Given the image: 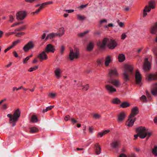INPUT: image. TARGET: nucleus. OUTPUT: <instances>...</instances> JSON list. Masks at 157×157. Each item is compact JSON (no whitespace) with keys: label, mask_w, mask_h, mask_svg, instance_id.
Wrapping results in <instances>:
<instances>
[{"label":"nucleus","mask_w":157,"mask_h":157,"mask_svg":"<svg viewBox=\"0 0 157 157\" xmlns=\"http://www.w3.org/2000/svg\"><path fill=\"white\" fill-rule=\"evenodd\" d=\"M118 75L116 69L109 70L108 75V81L105 83H111L115 87H118L121 85L120 82L118 79H115Z\"/></svg>","instance_id":"nucleus-1"},{"label":"nucleus","mask_w":157,"mask_h":157,"mask_svg":"<svg viewBox=\"0 0 157 157\" xmlns=\"http://www.w3.org/2000/svg\"><path fill=\"white\" fill-rule=\"evenodd\" d=\"M108 47L110 49H114L117 45L116 42L113 40L107 38H105L102 41H99L97 43V45L101 48H105L106 44Z\"/></svg>","instance_id":"nucleus-2"},{"label":"nucleus","mask_w":157,"mask_h":157,"mask_svg":"<svg viewBox=\"0 0 157 157\" xmlns=\"http://www.w3.org/2000/svg\"><path fill=\"white\" fill-rule=\"evenodd\" d=\"M136 131L137 135H134V136L135 139H136L138 136L141 139H144L147 136H148V137L146 138V140H147L151 134V132H147V129H146L145 127L142 126L137 128L136 129Z\"/></svg>","instance_id":"nucleus-3"},{"label":"nucleus","mask_w":157,"mask_h":157,"mask_svg":"<svg viewBox=\"0 0 157 157\" xmlns=\"http://www.w3.org/2000/svg\"><path fill=\"white\" fill-rule=\"evenodd\" d=\"M123 75L124 80L125 81H128L129 80V76H133L134 75L132 66L130 65H125Z\"/></svg>","instance_id":"nucleus-4"},{"label":"nucleus","mask_w":157,"mask_h":157,"mask_svg":"<svg viewBox=\"0 0 157 157\" xmlns=\"http://www.w3.org/2000/svg\"><path fill=\"white\" fill-rule=\"evenodd\" d=\"M20 114L21 112L19 109H17L15 111L13 115L10 114H7V117L10 118L9 123L12 124V127L15 125L16 122L20 117Z\"/></svg>","instance_id":"nucleus-5"},{"label":"nucleus","mask_w":157,"mask_h":157,"mask_svg":"<svg viewBox=\"0 0 157 157\" xmlns=\"http://www.w3.org/2000/svg\"><path fill=\"white\" fill-rule=\"evenodd\" d=\"M155 2L153 1L149 2V6H146L143 10V17H144L147 15V12H150L151 9H154L155 8Z\"/></svg>","instance_id":"nucleus-6"},{"label":"nucleus","mask_w":157,"mask_h":157,"mask_svg":"<svg viewBox=\"0 0 157 157\" xmlns=\"http://www.w3.org/2000/svg\"><path fill=\"white\" fill-rule=\"evenodd\" d=\"M64 29L62 27L60 28L59 29V31L57 33H52L49 34L46 37V40L50 38L51 39L53 37L58 36L59 37L62 36L64 34Z\"/></svg>","instance_id":"nucleus-7"},{"label":"nucleus","mask_w":157,"mask_h":157,"mask_svg":"<svg viewBox=\"0 0 157 157\" xmlns=\"http://www.w3.org/2000/svg\"><path fill=\"white\" fill-rule=\"evenodd\" d=\"M75 52H74L73 49L70 48V53L69 57L71 60H73L74 58H78V56L79 51L77 49L75 48Z\"/></svg>","instance_id":"nucleus-8"},{"label":"nucleus","mask_w":157,"mask_h":157,"mask_svg":"<svg viewBox=\"0 0 157 157\" xmlns=\"http://www.w3.org/2000/svg\"><path fill=\"white\" fill-rule=\"evenodd\" d=\"M26 15V13L25 11H19L16 14V19L18 20H23L25 17Z\"/></svg>","instance_id":"nucleus-9"},{"label":"nucleus","mask_w":157,"mask_h":157,"mask_svg":"<svg viewBox=\"0 0 157 157\" xmlns=\"http://www.w3.org/2000/svg\"><path fill=\"white\" fill-rule=\"evenodd\" d=\"M34 47V44L32 41H30L25 45L23 49L25 52H28L29 50L33 49Z\"/></svg>","instance_id":"nucleus-10"},{"label":"nucleus","mask_w":157,"mask_h":157,"mask_svg":"<svg viewBox=\"0 0 157 157\" xmlns=\"http://www.w3.org/2000/svg\"><path fill=\"white\" fill-rule=\"evenodd\" d=\"M136 83L139 84L141 81L142 76L140 72L138 70H136L135 73V75Z\"/></svg>","instance_id":"nucleus-11"},{"label":"nucleus","mask_w":157,"mask_h":157,"mask_svg":"<svg viewBox=\"0 0 157 157\" xmlns=\"http://www.w3.org/2000/svg\"><path fill=\"white\" fill-rule=\"evenodd\" d=\"M105 88L108 92L110 94H112L116 91V89L112 86L108 84L105 85Z\"/></svg>","instance_id":"nucleus-12"},{"label":"nucleus","mask_w":157,"mask_h":157,"mask_svg":"<svg viewBox=\"0 0 157 157\" xmlns=\"http://www.w3.org/2000/svg\"><path fill=\"white\" fill-rule=\"evenodd\" d=\"M136 120V118L130 117L129 116L128 120L127 121L126 123V125L129 127L132 126Z\"/></svg>","instance_id":"nucleus-13"},{"label":"nucleus","mask_w":157,"mask_h":157,"mask_svg":"<svg viewBox=\"0 0 157 157\" xmlns=\"http://www.w3.org/2000/svg\"><path fill=\"white\" fill-rule=\"evenodd\" d=\"M151 67L150 63L148 61L147 58H146L144 60V63L143 66V69L145 71H149Z\"/></svg>","instance_id":"nucleus-14"},{"label":"nucleus","mask_w":157,"mask_h":157,"mask_svg":"<svg viewBox=\"0 0 157 157\" xmlns=\"http://www.w3.org/2000/svg\"><path fill=\"white\" fill-rule=\"evenodd\" d=\"M150 32L152 34H157L155 41L157 43V22L151 27L150 30Z\"/></svg>","instance_id":"nucleus-15"},{"label":"nucleus","mask_w":157,"mask_h":157,"mask_svg":"<svg viewBox=\"0 0 157 157\" xmlns=\"http://www.w3.org/2000/svg\"><path fill=\"white\" fill-rule=\"evenodd\" d=\"M55 50V48L54 46L51 44H48L46 47L45 49V51L47 53H49V52H54Z\"/></svg>","instance_id":"nucleus-16"},{"label":"nucleus","mask_w":157,"mask_h":157,"mask_svg":"<svg viewBox=\"0 0 157 157\" xmlns=\"http://www.w3.org/2000/svg\"><path fill=\"white\" fill-rule=\"evenodd\" d=\"M46 52L45 51H43L38 55V57L40 61L42 62L43 60H46L48 58Z\"/></svg>","instance_id":"nucleus-17"},{"label":"nucleus","mask_w":157,"mask_h":157,"mask_svg":"<svg viewBox=\"0 0 157 157\" xmlns=\"http://www.w3.org/2000/svg\"><path fill=\"white\" fill-rule=\"evenodd\" d=\"M126 116V114L124 112H122L120 113L118 115V121L119 122L123 121Z\"/></svg>","instance_id":"nucleus-18"},{"label":"nucleus","mask_w":157,"mask_h":157,"mask_svg":"<svg viewBox=\"0 0 157 157\" xmlns=\"http://www.w3.org/2000/svg\"><path fill=\"white\" fill-rule=\"evenodd\" d=\"M119 142L117 140L113 141L110 144V145L112 147L115 149H117L119 147Z\"/></svg>","instance_id":"nucleus-19"},{"label":"nucleus","mask_w":157,"mask_h":157,"mask_svg":"<svg viewBox=\"0 0 157 157\" xmlns=\"http://www.w3.org/2000/svg\"><path fill=\"white\" fill-rule=\"evenodd\" d=\"M94 149L96 154L97 155H99L101 153V147L98 143H96L94 145Z\"/></svg>","instance_id":"nucleus-20"},{"label":"nucleus","mask_w":157,"mask_h":157,"mask_svg":"<svg viewBox=\"0 0 157 157\" xmlns=\"http://www.w3.org/2000/svg\"><path fill=\"white\" fill-rule=\"evenodd\" d=\"M138 113V108L135 107L133 108L132 110V113L129 115L130 117H134Z\"/></svg>","instance_id":"nucleus-21"},{"label":"nucleus","mask_w":157,"mask_h":157,"mask_svg":"<svg viewBox=\"0 0 157 157\" xmlns=\"http://www.w3.org/2000/svg\"><path fill=\"white\" fill-rule=\"evenodd\" d=\"M94 43L92 41L90 42L87 44V50L88 51H92L94 48Z\"/></svg>","instance_id":"nucleus-22"},{"label":"nucleus","mask_w":157,"mask_h":157,"mask_svg":"<svg viewBox=\"0 0 157 157\" xmlns=\"http://www.w3.org/2000/svg\"><path fill=\"white\" fill-rule=\"evenodd\" d=\"M111 57L109 56H107L105 58V65L106 67L109 65V64L111 62Z\"/></svg>","instance_id":"nucleus-23"},{"label":"nucleus","mask_w":157,"mask_h":157,"mask_svg":"<svg viewBox=\"0 0 157 157\" xmlns=\"http://www.w3.org/2000/svg\"><path fill=\"white\" fill-rule=\"evenodd\" d=\"M148 78L149 80L157 79V72L154 74L149 75Z\"/></svg>","instance_id":"nucleus-24"},{"label":"nucleus","mask_w":157,"mask_h":157,"mask_svg":"<svg viewBox=\"0 0 157 157\" xmlns=\"http://www.w3.org/2000/svg\"><path fill=\"white\" fill-rule=\"evenodd\" d=\"M55 73L57 78L58 79L59 78L61 73L60 69L59 68H57L55 71Z\"/></svg>","instance_id":"nucleus-25"},{"label":"nucleus","mask_w":157,"mask_h":157,"mask_svg":"<svg viewBox=\"0 0 157 157\" xmlns=\"http://www.w3.org/2000/svg\"><path fill=\"white\" fill-rule=\"evenodd\" d=\"M118 59L119 62H123L125 59V57L124 55L123 54H119L118 56Z\"/></svg>","instance_id":"nucleus-26"},{"label":"nucleus","mask_w":157,"mask_h":157,"mask_svg":"<svg viewBox=\"0 0 157 157\" xmlns=\"http://www.w3.org/2000/svg\"><path fill=\"white\" fill-rule=\"evenodd\" d=\"M110 132L109 130H105L101 132H99L98 134V137L100 136V137H102L103 136L107 134Z\"/></svg>","instance_id":"nucleus-27"},{"label":"nucleus","mask_w":157,"mask_h":157,"mask_svg":"<svg viewBox=\"0 0 157 157\" xmlns=\"http://www.w3.org/2000/svg\"><path fill=\"white\" fill-rule=\"evenodd\" d=\"M52 3L53 2L52 1H49L47 2H44L41 5L40 7L42 10V9L45 7L48 4H52Z\"/></svg>","instance_id":"nucleus-28"},{"label":"nucleus","mask_w":157,"mask_h":157,"mask_svg":"<svg viewBox=\"0 0 157 157\" xmlns=\"http://www.w3.org/2000/svg\"><path fill=\"white\" fill-rule=\"evenodd\" d=\"M152 154L155 156H157V146L155 145L154 147L152 149Z\"/></svg>","instance_id":"nucleus-29"},{"label":"nucleus","mask_w":157,"mask_h":157,"mask_svg":"<svg viewBox=\"0 0 157 157\" xmlns=\"http://www.w3.org/2000/svg\"><path fill=\"white\" fill-rule=\"evenodd\" d=\"M112 102L114 104H119L121 102V101L118 98H115L113 99Z\"/></svg>","instance_id":"nucleus-30"},{"label":"nucleus","mask_w":157,"mask_h":157,"mask_svg":"<svg viewBox=\"0 0 157 157\" xmlns=\"http://www.w3.org/2000/svg\"><path fill=\"white\" fill-rule=\"evenodd\" d=\"M130 106V105L129 103L127 102H124L122 103L120 106L123 108H126L128 107H129Z\"/></svg>","instance_id":"nucleus-31"},{"label":"nucleus","mask_w":157,"mask_h":157,"mask_svg":"<svg viewBox=\"0 0 157 157\" xmlns=\"http://www.w3.org/2000/svg\"><path fill=\"white\" fill-rule=\"evenodd\" d=\"M152 94L154 95L157 94V86L154 87L151 90Z\"/></svg>","instance_id":"nucleus-32"},{"label":"nucleus","mask_w":157,"mask_h":157,"mask_svg":"<svg viewBox=\"0 0 157 157\" xmlns=\"http://www.w3.org/2000/svg\"><path fill=\"white\" fill-rule=\"evenodd\" d=\"M38 121V119L34 115H33L32 117L31 121V122L35 123L36 122Z\"/></svg>","instance_id":"nucleus-33"},{"label":"nucleus","mask_w":157,"mask_h":157,"mask_svg":"<svg viewBox=\"0 0 157 157\" xmlns=\"http://www.w3.org/2000/svg\"><path fill=\"white\" fill-rule=\"evenodd\" d=\"M54 107V105L53 106H48L45 109H44L43 111V113H44L45 112H47L48 110H51L52 108H53Z\"/></svg>","instance_id":"nucleus-34"},{"label":"nucleus","mask_w":157,"mask_h":157,"mask_svg":"<svg viewBox=\"0 0 157 157\" xmlns=\"http://www.w3.org/2000/svg\"><path fill=\"white\" fill-rule=\"evenodd\" d=\"M101 115L97 113H95L93 115V118L95 119H98L101 118Z\"/></svg>","instance_id":"nucleus-35"},{"label":"nucleus","mask_w":157,"mask_h":157,"mask_svg":"<svg viewBox=\"0 0 157 157\" xmlns=\"http://www.w3.org/2000/svg\"><path fill=\"white\" fill-rule=\"evenodd\" d=\"M38 131L37 128L35 127H33L30 128V132L32 133H35Z\"/></svg>","instance_id":"nucleus-36"},{"label":"nucleus","mask_w":157,"mask_h":157,"mask_svg":"<svg viewBox=\"0 0 157 157\" xmlns=\"http://www.w3.org/2000/svg\"><path fill=\"white\" fill-rule=\"evenodd\" d=\"M77 17L78 19L80 21L86 19V17L84 16H81L79 14L77 15Z\"/></svg>","instance_id":"nucleus-37"},{"label":"nucleus","mask_w":157,"mask_h":157,"mask_svg":"<svg viewBox=\"0 0 157 157\" xmlns=\"http://www.w3.org/2000/svg\"><path fill=\"white\" fill-rule=\"evenodd\" d=\"M89 32L88 31H86L84 32L83 33H78V35L80 37H82L85 35V34H87V33Z\"/></svg>","instance_id":"nucleus-38"},{"label":"nucleus","mask_w":157,"mask_h":157,"mask_svg":"<svg viewBox=\"0 0 157 157\" xmlns=\"http://www.w3.org/2000/svg\"><path fill=\"white\" fill-rule=\"evenodd\" d=\"M26 29V26H24L23 27H21L19 28H18L17 29H15L14 30L15 32L17 31H22L24 29Z\"/></svg>","instance_id":"nucleus-39"},{"label":"nucleus","mask_w":157,"mask_h":157,"mask_svg":"<svg viewBox=\"0 0 157 157\" xmlns=\"http://www.w3.org/2000/svg\"><path fill=\"white\" fill-rule=\"evenodd\" d=\"M65 50V48L64 47L63 45H62L59 49L60 53L61 55H62L63 54Z\"/></svg>","instance_id":"nucleus-40"},{"label":"nucleus","mask_w":157,"mask_h":157,"mask_svg":"<svg viewBox=\"0 0 157 157\" xmlns=\"http://www.w3.org/2000/svg\"><path fill=\"white\" fill-rule=\"evenodd\" d=\"M38 67L37 66H35L33 67H31L28 70V71L30 72H32L33 71H35L37 69Z\"/></svg>","instance_id":"nucleus-41"},{"label":"nucleus","mask_w":157,"mask_h":157,"mask_svg":"<svg viewBox=\"0 0 157 157\" xmlns=\"http://www.w3.org/2000/svg\"><path fill=\"white\" fill-rule=\"evenodd\" d=\"M82 86V89L85 90H87L89 88V86L88 84H87L85 86Z\"/></svg>","instance_id":"nucleus-42"},{"label":"nucleus","mask_w":157,"mask_h":157,"mask_svg":"<svg viewBox=\"0 0 157 157\" xmlns=\"http://www.w3.org/2000/svg\"><path fill=\"white\" fill-rule=\"evenodd\" d=\"M128 157H137L135 153L132 152L129 154L128 155Z\"/></svg>","instance_id":"nucleus-43"},{"label":"nucleus","mask_w":157,"mask_h":157,"mask_svg":"<svg viewBox=\"0 0 157 157\" xmlns=\"http://www.w3.org/2000/svg\"><path fill=\"white\" fill-rule=\"evenodd\" d=\"M140 99L143 101L145 102L146 101L147 98L145 95H143L140 98Z\"/></svg>","instance_id":"nucleus-44"},{"label":"nucleus","mask_w":157,"mask_h":157,"mask_svg":"<svg viewBox=\"0 0 157 157\" xmlns=\"http://www.w3.org/2000/svg\"><path fill=\"white\" fill-rule=\"evenodd\" d=\"M16 36L17 37H20L21 36L24 35L25 34V33L24 32H22V33H16Z\"/></svg>","instance_id":"nucleus-45"},{"label":"nucleus","mask_w":157,"mask_h":157,"mask_svg":"<svg viewBox=\"0 0 157 157\" xmlns=\"http://www.w3.org/2000/svg\"><path fill=\"white\" fill-rule=\"evenodd\" d=\"M41 9H40V7L38 9L36 10L35 11L33 12L32 13V14L33 15H34L35 14H38L39 12L40 11Z\"/></svg>","instance_id":"nucleus-46"},{"label":"nucleus","mask_w":157,"mask_h":157,"mask_svg":"<svg viewBox=\"0 0 157 157\" xmlns=\"http://www.w3.org/2000/svg\"><path fill=\"white\" fill-rule=\"evenodd\" d=\"M117 22L120 27H124V23H122V22H120L119 20L117 21Z\"/></svg>","instance_id":"nucleus-47"},{"label":"nucleus","mask_w":157,"mask_h":157,"mask_svg":"<svg viewBox=\"0 0 157 157\" xmlns=\"http://www.w3.org/2000/svg\"><path fill=\"white\" fill-rule=\"evenodd\" d=\"M153 51L154 54L157 56V48L155 47L153 49Z\"/></svg>","instance_id":"nucleus-48"},{"label":"nucleus","mask_w":157,"mask_h":157,"mask_svg":"<svg viewBox=\"0 0 157 157\" xmlns=\"http://www.w3.org/2000/svg\"><path fill=\"white\" fill-rule=\"evenodd\" d=\"M20 42V40H17L15 41H14L12 46H13V47L14 46H15L17 44L19 43Z\"/></svg>","instance_id":"nucleus-49"},{"label":"nucleus","mask_w":157,"mask_h":157,"mask_svg":"<svg viewBox=\"0 0 157 157\" xmlns=\"http://www.w3.org/2000/svg\"><path fill=\"white\" fill-rule=\"evenodd\" d=\"M102 60L100 59H98L97 60V63L98 66L101 65L102 64Z\"/></svg>","instance_id":"nucleus-50"},{"label":"nucleus","mask_w":157,"mask_h":157,"mask_svg":"<svg viewBox=\"0 0 157 157\" xmlns=\"http://www.w3.org/2000/svg\"><path fill=\"white\" fill-rule=\"evenodd\" d=\"M56 95V94L53 93H50L49 94V96L51 98H54Z\"/></svg>","instance_id":"nucleus-51"},{"label":"nucleus","mask_w":157,"mask_h":157,"mask_svg":"<svg viewBox=\"0 0 157 157\" xmlns=\"http://www.w3.org/2000/svg\"><path fill=\"white\" fill-rule=\"evenodd\" d=\"M8 107L7 105L6 104H4L2 105V109L3 110H6Z\"/></svg>","instance_id":"nucleus-52"},{"label":"nucleus","mask_w":157,"mask_h":157,"mask_svg":"<svg viewBox=\"0 0 157 157\" xmlns=\"http://www.w3.org/2000/svg\"><path fill=\"white\" fill-rule=\"evenodd\" d=\"M22 88H23V86H21L18 88H17L16 87H14L13 88V91H14L15 90H18Z\"/></svg>","instance_id":"nucleus-53"},{"label":"nucleus","mask_w":157,"mask_h":157,"mask_svg":"<svg viewBox=\"0 0 157 157\" xmlns=\"http://www.w3.org/2000/svg\"><path fill=\"white\" fill-rule=\"evenodd\" d=\"M126 36H127L125 34V33H123L121 36V39L122 40H124L125 39V38L126 37Z\"/></svg>","instance_id":"nucleus-54"},{"label":"nucleus","mask_w":157,"mask_h":157,"mask_svg":"<svg viewBox=\"0 0 157 157\" xmlns=\"http://www.w3.org/2000/svg\"><path fill=\"white\" fill-rule=\"evenodd\" d=\"M64 120L66 121H67L69 120H70L71 119H70V116L69 115H66L65 118H64Z\"/></svg>","instance_id":"nucleus-55"},{"label":"nucleus","mask_w":157,"mask_h":157,"mask_svg":"<svg viewBox=\"0 0 157 157\" xmlns=\"http://www.w3.org/2000/svg\"><path fill=\"white\" fill-rule=\"evenodd\" d=\"M107 20L105 19H103L102 20H101L100 21V25L99 26L100 27L101 26V24H102L104 22H107Z\"/></svg>","instance_id":"nucleus-56"},{"label":"nucleus","mask_w":157,"mask_h":157,"mask_svg":"<svg viewBox=\"0 0 157 157\" xmlns=\"http://www.w3.org/2000/svg\"><path fill=\"white\" fill-rule=\"evenodd\" d=\"M71 120L72 123H75L78 122V121L75 120L74 118H71Z\"/></svg>","instance_id":"nucleus-57"},{"label":"nucleus","mask_w":157,"mask_h":157,"mask_svg":"<svg viewBox=\"0 0 157 157\" xmlns=\"http://www.w3.org/2000/svg\"><path fill=\"white\" fill-rule=\"evenodd\" d=\"M13 48V46H10L8 47L6 49L4 50V52L5 53H6L11 48Z\"/></svg>","instance_id":"nucleus-58"},{"label":"nucleus","mask_w":157,"mask_h":157,"mask_svg":"<svg viewBox=\"0 0 157 157\" xmlns=\"http://www.w3.org/2000/svg\"><path fill=\"white\" fill-rule=\"evenodd\" d=\"M14 19V18L13 16H10L9 21L11 22H12L13 21Z\"/></svg>","instance_id":"nucleus-59"},{"label":"nucleus","mask_w":157,"mask_h":157,"mask_svg":"<svg viewBox=\"0 0 157 157\" xmlns=\"http://www.w3.org/2000/svg\"><path fill=\"white\" fill-rule=\"evenodd\" d=\"M29 57H28L27 56L25 58L24 60H23V63H26V62H27V61L29 59Z\"/></svg>","instance_id":"nucleus-60"},{"label":"nucleus","mask_w":157,"mask_h":157,"mask_svg":"<svg viewBox=\"0 0 157 157\" xmlns=\"http://www.w3.org/2000/svg\"><path fill=\"white\" fill-rule=\"evenodd\" d=\"M65 11L66 12L68 13H71L74 12V10H65Z\"/></svg>","instance_id":"nucleus-61"},{"label":"nucleus","mask_w":157,"mask_h":157,"mask_svg":"<svg viewBox=\"0 0 157 157\" xmlns=\"http://www.w3.org/2000/svg\"><path fill=\"white\" fill-rule=\"evenodd\" d=\"M113 24H112V23H110V24H109L108 25H106L105 26V28H108V27H113Z\"/></svg>","instance_id":"nucleus-62"},{"label":"nucleus","mask_w":157,"mask_h":157,"mask_svg":"<svg viewBox=\"0 0 157 157\" xmlns=\"http://www.w3.org/2000/svg\"><path fill=\"white\" fill-rule=\"evenodd\" d=\"M13 53L15 57H18V54L16 51H14Z\"/></svg>","instance_id":"nucleus-63"},{"label":"nucleus","mask_w":157,"mask_h":157,"mask_svg":"<svg viewBox=\"0 0 157 157\" xmlns=\"http://www.w3.org/2000/svg\"><path fill=\"white\" fill-rule=\"evenodd\" d=\"M119 157H127V155L123 153L121 154Z\"/></svg>","instance_id":"nucleus-64"}]
</instances>
